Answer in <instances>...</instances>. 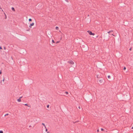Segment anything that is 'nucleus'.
Returning a JSON list of instances; mask_svg holds the SVG:
<instances>
[{
  "mask_svg": "<svg viewBox=\"0 0 133 133\" xmlns=\"http://www.w3.org/2000/svg\"><path fill=\"white\" fill-rule=\"evenodd\" d=\"M42 124L44 126V127L45 128H46V126H45L44 123H42Z\"/></svg>",
  "mask_w": 133,
  "mask_h": 133,
  "instance_id": "obj_7",
  "label": "nucleus"
},
{
  "mask_svg": "<svg viewBox=\"0 0 133 133\" xmlns=\"http://www.w3.org/2000/svg\"><path fill=\"white\" fill-rule=\"evenodd\" d=\"M130 50H131V49H130Z\"/></svg>",
  "mask_w": 133,
  "mask_h": 133,
  "instance_id": "obj_30",
  "label": "nucleus"
},
{
  "mask_svg": "<svg viewBox=\"0 0 133 133\" xmlns=\"http://www.w3.org/2000/svg\"><path fill=\"white\" fill-rule=\"evenodd\" d=\"M2 73L1 71H0V75Z\"/></svg>",
  "mask_w": 133,
  "mask_h": 133,
  "instance_id": "obj_22",
  "label": "nucleus"
},
{
  "mask_svg": "<svg viewBox=\"0 0 133 133\" xmlns=\"http://www.w3.org/2000/svg\"><path fill=\"white\" fill-rule=\"evenodd\" d=\"M56 29L57 30H58L59 29V28L57 26L56 27Z\"/></svg>",
  "mask_w": 133,
  "mask_h": 133,
  "instance_id": "obj_10",
  "label": "nucleus"
},
{
  "mask_svg": "<svg viewBox=\"0 0 133 133\" xmlns=\"http://www.w3.org/2000/svg\"><path fill=\"white\" fill-rule=\"evenodd\" d=\"M0 133H3V132L2 131H0Z\"/></svg>",
  "mask_w": 133,
  "mask_h": 133,
  "instance_id": "obj_14",
  "label": "nucleus"
},
{
  "mask_svg": "<svg viewBox=\"0 0 133 133\" xmlns=\"http://www.w3.org/2000/svg\"><path fill=\"white\" fill-rule=\"evenodd\" d=\"M68 63L71 65H73L74 64V62L72 60H70L68 61Z\"/></svg>",
  "mask_w": 133,
  "mask_h": 133,
  "instance_id": "obj_2",
  "label": "nucleus"
},
{
  "mask_svg": "<svg viewBox=\"0 0 133 133\" xmlns=\"http://www.w3.org/2000/svg\"><path fill=\"white\" fill-rule=\"evenodd\" d=\"M45 131L46 132H47L48 131V129L46 128H46H45Z\"/></svg>",
  "mask_w": 133,
  "mask_h": 133,
  "instance_id": "obj_12",
  "label": "nucleus"
},
{
  "mask_svg": "<svg viewBox=\"0 0 133 133\" xmlns=\"http://www.w3.org/2000/svg\"><path fill=\"white\" fill-rule=\"evenodd\" d=\"M47 133H50V132L49 131H48Z\"/></svg>",
  "mask_w": 133,
  "mask_h": 133,
  "instance_id": "obj_26",
  "label": "nucleus"
},
{
  "mask_svg": "<svg viewBox=\"0 0 133 133\" xmlns=\"http://www.w3.org/2000/svg\"><path fill=\"white\" fill-rule=\"evenodd\" d=\"M11 9H12V10L14 11H15V9L13 7H12L11 8Z\"/></svg>",
  "mask_w": 133,
  "mask_h": 133,
  "instance_id": "obj_5",
  "label": "nucleus"
},
{
  "mask_svg": "<svg viewBox=\"0 0 133 133\" xmlns=\"http://www.w3.org/2000/svg\"><path fill=\"white\" fill-rule=\"evenodd\" d=\"M67 94H68V92H65Z\"/></svg>",
  "mask_w": 133,
  "mask_h": 133,
  "instance_id": "obj_23",
  "label": "nucleus"
},
{
  "mask_svg": "<svg viewBox=\"0 0 133 133\" xmlns=\"http://www.w3.org/2000/svg\"><path fill=\"white\" fill-rule=\"evenodd\" d=\"M99 82H100V83H102L103 82V80L102 79L100 80L99 81Z\"/></svg>",
  "mask_w": 133,
  "mask_h": 133,
  "instance_id": "obj_8",
  "label": "nucleus"
},
{
  "mask_svg": "<svg viewBox=\"0 0 133 133\" xmlns=\"http://www.w3.org/2000/svg\"><path fill=\"white\" fill-rule=\"evenodd\" d=\"M24 105H25L27 106H28V107H29V106H28V104H24Z\"/></svg>",
  "mask_w": 133,
  "mask_h": 133,
  "instance_id": "obj_18",
  "label": "nucleus"
},
{
  "mask_svg": "<svg viewBox=\"0 0 133 133\" xmlns=\"http://www.w3.org/2000/svg\"><path fill=\"white\" fill-rule=\"evenodd\" d=\"M8 115V114H5V115H4V116H6L7 115Z\"/></svg>",
  "mask_w": 133,
  "mask_h": 133,
  "instance_id": "obj_13",
  "label": "nucleus"
},
{
  "mask_svg": "<svg viewBox=\"0 0 133 133\" xmlns=\"http://www.w3.org/2000/svg\"><path fill=\"white\" fill-rule=\"evenodd\" d=\"M22 97H21L17 99V101L19 102H20L21 101V98Z\"/></svg>",
  "mask_w": 133,
  "mask_h": 133,
  "instance_id": "obj_4",
  "label": "nucleus"
},
{
  "mask_svg": "<svg viewBox=\"0 0 133 133\" xmlns=\"http://www.w3.org/2000/svg\"><path fill=\"white\" fill-rule=\"evenodd\" d=\"M4 81H5V79L4 78H3V79L2 80V81L3 82H4ZM2 82V81H1V83Z\"/></svg>",
  "mask_w": 133,
  "mask_h": 133,
  "instance_id": "obj_11",
  "label": "nucleus"
},
{
  "mask_svg": "<svg viewBox=\"0 0 133 133\" xmlns=\"http://www.w3.org/2000/svg\"><path fill=\"white\" fill-rule=\"evenodd\" d=\"M98 75L97 76V77H98Z\"/></svg>",
  "mask_w": 133,
  "mask_h": 133,
  "instance_id": "obj_29",
  "label": "nucleus"
},
{
  "mask_svg": "<svg viewBox=\"0 0 133 133\" xmlns=\"http://www.w3.org/2000/svg\"><path fill=\"white\" fill-rule=\"evenodd\" d=\"M2 49V47H0V49Z\"/></svg>",
  "mask_w": 133,
  "mask_h": 133,
  "instance_id": "obj_24",
  "label": "nucleus"
},
{
  "mask_svg": "<svg viewBox=\"0 0 133 133\" xmlns=\"http://www.w3.org/2000/svg\"><path fill=\"white\" fill-rule=\"evenodd\" d=\"M87 32L90 35H92L93 36L95 35V34L93 33H92L91 31H87Z\"/></svg>",
  "mask_w": 133,
  "mask_h": 133,
  "instance_id": "obj_3",
  "label": "nucleus"
},
{
  "mask_svg": "<svg viewBox=\"0 0 133 133\" xmlns=\"http://www.w3.org/2000/svg\"><path fill=\"white\" fill-rule=\"evenodd\" d=\"M108 78H110V76L109 75L108 76Z\"/></svg>",
  "mask_w": 133,
  "mask_h": 133,
  "instance_id": "obj_15",
  "label": "nucleus"
},
{
  "mask_svg": "<svg viewBox=\"0 0 133 133\" xmlns=\"http://www.w3.org/2000/svg\"><path fill=\"white\" fill-rule=\"evenodd\" d=\"M78 108L79 109H80V107H79Z\"/></svg>",
  "mask_w": 133,
  "mask_h": 133,
  "instance_id": "obj_28",
  "label": "nucleus"
},
{
  "mask_svg": "<svg viewBox=\"0 0 133 133\" xmlns=\"http://www.w3.org/2000/svg\"><path fill=\"white\" fill-rule=\"evenodd\" d=\"M52 42L53 43H55V41H54V40H52Z\"/></svg>",
  "mask_w": 133,
  "mask_h": 133,
  "instance_id": "obj_16",
  "label": "nucleus"
},
{
  "mask_svg": "<svg viewBox=\"0 0 133 133\" xmlns=\"http://www.w3.org/2000/svg\"><path fill=\"white\" fill-rule=\"evenodd\" d=\"M49 107V105H48L47 106V107L48 108Z\"/></svg>",
  "mask_w": 133,
  "mask_h": 133,
  "instance_id": "obj_20",
  "label": "nucleus"
},
{
  "mask_svg": "<svg viewBox=\"0 0 133 133\" xmlns=\"http://www.w3.org/2000/svg\"><path fill=\"white\" fill-rule=\"evenodd\" d=\"M112 35H113V36H115V35H114V34H112Z\"/></svg>",
  "mask_w": 133,
  "mask_h": 133,
  "instance_id": "obj_27",
  "label": "nucleus"
},
{
  "mask_svg": "<svg viewBox=\"0 0 133 133\" xmlns=\"http://www.w3.org/2000/svg\"><path fill=\"white\" fill-rule=\"evenodd\" d=\"M29 22H31L32 21V19L31 18H29Z\"/></svg>",
  "mask_w": 133,
  "mask_h": 133,
  "instance_id": "obj_9",
  "label": "nucleus"
},
{
  "mask_svg": "<svg viewBox=\"0 0 133 133\" xmlns=\"http://www.w3.org/2000/svg\"><path fill=\"white\" fill-rule=\"evenodd\" d=\"M113 31L112 30H110L107 33L108 34H110V33L112 32H113Z\"/></svg>",
  "mask_w": 133,
  "mask_h": 133,
  "instance_id": "obj_6",
  "label": "nucleus"
},
{
  "mask_svg": "<svg viewBox=\"0 0 133 133\" xmlns=\"http://www.w3.org/2000/svg\"><path fill=\"white\" fill-rule=\"evenodd\" d=\"M97 132H99V130H98H98H97Z\"/></svg>",
  "mask_w": 133,
  "mask_h": 133,
  "instance_id": "obj_25",
  "label": "nucleus"
},
{
  "mask_svg": "<svg viewBox=\"0 0 133 133\" xmlns=\"http://www.w3.org/2000/svg\"><path fill=\"white\" fill-rule=\"evenodd\" d=\"M59 43V41H57V42H56V43Z\"/></svg>",
  "mask_w": 133,
  "mask_h": 133,
  "instance_id": "obj_21",
  "label": "nucleus"
},
{
  "mask_svg": "<svg viewBox=\"0 0 133 133\" xmlns=\"http://www.w3.org/2000/svg\"><path fill=\"white\" fill-rule=\"evenodd\" d=\"M126 68L125 67H124V68H123L124 70H126Z\"/></svg>",
  "mask_w": 133,
  "mask_h": 133,
  "instance_id": "obj_17",
  "label": "nucleus"
},
{
  "mask_svg": "<svg viewBox=\"0 0 133 133\" xmlns=\"http://www.w3.org/2000/svg\"><path fill=\"white\" fill-rule=\"evenodd\" d=\"M101 130L102 131H103L104 130V129H102V128H101Z\"/></svg>",
  "mask_w": 133,
  "mask_h": 133,
  "instance_id": "obj_19",
  "label": "nucleus"
},
{
  "mask_svg": "<svg viewBox=\"0 0 133 133\" xmlns=\"http://www.w3.org/2000/svg\"><path fill=\"white\" fill-rule=\"evenodd\" d=\"M34 23H32L29 24V27L30 28H31L32 27V26H34Z\"/></svg>",
  "mask_w": 133,
  "mask_h": 133,
  "instance_id": "obj_1",
  "label": "nucleus"
}]
</instances>
